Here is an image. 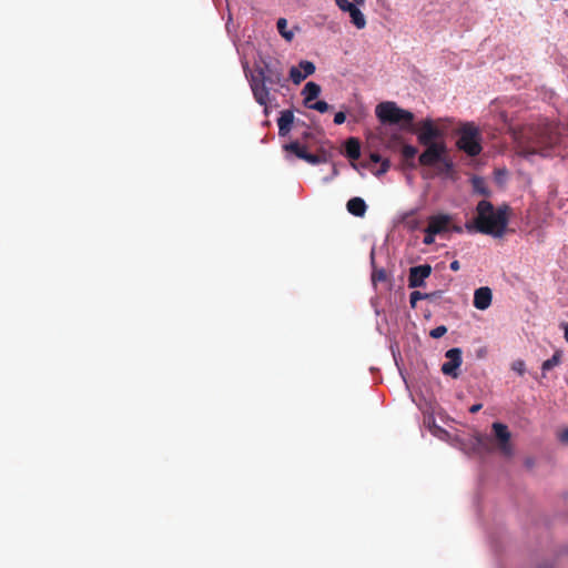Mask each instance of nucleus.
I'll list each match as a JSON object with an SVG mask.
<instances>
[{
    "label": "nucleus",
    "instance_id": "393cba45",
    "mask_svg": "<svg viewBox=\"0 0 568 568\" xmlns=\"http://www.w3.org/2000/svg\"><path fill=\"white\" fill-rule=\"evenodd\" d=\"M437 165L438 174H449L453 171V162L447 156V154L444 156V160H442Z\"/></svg>",
    "mask_w": 568,
    "mask_h": 568
},
{
    "label": "nucleus",
    "instance_id": "f257e3e1",
    "mask_svg": "<svg viewBox=\"0 0 568 568\" xmlns=\"http://www.w3.org/2000/svg\"><path fill=\"white\" fill-rule=\"evenodd\" d=\"M564 138H568V124L560 126L548 121L526 125L516 134L518 148L524 155L548 156L551 150L562 143Z\"/></svg>",
    "mask_w": 568,
    "mask_h": 568
},
{
    "label": "nucleus",
    "instance_id": "dca6fc26",
    "mask_svg": "<svg viewBox=\"0 0 568 568\" xmlns=\"http://www.w3.org/2000/svg\"><path fill=\"white\" fill-rule=\"evenodd\" d=\"M284 151L294 154L296 158L304 160L308 153V145L303 144L300 141H293L283 146Z\"/></svg>",
    "mask_w": 568,
    "mask_h": 568
},
{
    "label": "nucleus",
    "instance_id": "2f4dec72",
    "mask_svg": "<svg viewBox=\"0 0 568 568\" xmlns=\"http://www.w3.org/2000/svg\"><path fill=\"white\" fill-rule=\"evenodd\" d=\"M513 371L517 372L519 375H524L526 368H525V362L521 359L515 361L511 366Z\"/></svg>",
    "mask_w": 568,
    "mask_h": 568
},
{
    "label": "nucleus",
    "instance_id": "a19ab883",
    "mask_svg": "<svg viewBox=\"0 0 568 568\" xmlns=\"http://www.w3.org/2000/svg\"><path fill=\"white\" fill-rule=\"evenodd\" d=\"M562 326H564V331H565L564 336H565L566 342L568 343V323L562 324Z\"/></svg>",
    "mask_w": 568,
    "mask_h": 568
},
{
    "label": "nucleus",
    "instance_id": "1a4fd4ad",
    "mask_svg": "<svg viewBox=\"0 0 568 568\" xmlns=\"http://www.w3.org/2000/svg\"><path fill=\"white\" fill-rule=\"evenodd\" d=\"M445 357L448 361L442 365L443 374L453 378H457L459 376L458 368L463 363L462 349L458 347L450 348L446 352Z\"/></svg>",
    "mask_w": 568,
    "mask_h": 568
},
{
    "label": "nucleus",
    "instance_id": "58836bf2",
    "mask_svg": "<svg viewBox=\"0 0 568 568\" xmlns=\"http://www.w3.org/2000/svg\"><path fill=\"white\" fill-rule=\"evenodd\" d=\"M427 294L429 295L428 300H435V298H439L442 296V291H435V292L427 293Z\"/></svg>",
    "mask_w": 568,
    "mask_h": 568
},
{
    "label": "nucleus",
    "instance_id": "4be33fe9",
    "mask_svg": "<svg viewBox=\"0 0 568 568\" xmlns=\"http://www.w3.org/2000/svg\"><path fill=\"white\" fill-rule=\"evenodd\" d=\"M561 363V352L556 351L551 358L546 359L541 365L542 376H546V372L552 369Z\"/></svg>",
    "mask_w": 568,
    "mask_h": 568
},
{
    "label": "nucleus",
    "instance_id": "a211bd4d",
    "mask_svg": "<svg viewBox=\"0 0 568 568\" xmlns=\"http://www.w3.org/2000/svg\"><path fill=\"white\" fill-rule=\"evenodd\" d=\"M321 93V87L315 82H307L303 89L304 104L307 106Z\"/></svg>",
    "mask_w": 568,
    "mask_h": 568
},
{
    "label": "nucleus",
    "instance_id": "9d476101",
    "mask_svg": "<svg viewBox=\"0 0 568 568\" xmlns=\"http://www.w3.org/2000/svg\"><path fill=\"white\" fill-rule=\"evenodd\" d=\"M432 274V266L423 264L409 268L408 286L410 288L425 286V280Z\"/></svg>",
    "mask_w": 568,
    "mask_h": 568
},
{
    "label": "nucleus",
    "instance_id": "9b49d317",
    "mask_svg": "<svg viewBox=\"0 0 568 568\" xmlns=\"http://www.w3.org/2000/svg\"><path fill=\"white\" fill-rule=\"evenodd\" d=\"M450 222L452 217L447 214L432 215L428 219L427 229H429L433 234H440L448 230Z\"/></svg>",
    "mask_w": 568,
    "mask_h": 568
},
{
    "label": "nucleus",
    "instance_id": "bb28decb",
    "mask_svg": "<svg viewBox=\"0 0 568 568\" xmlns=\"http://www.w3.org/2000/svg\"><path fill=\"white\" fill-rule=\"evenodd\" d=\"M290 79L294 84H300L305 79V74L302 73L298 67H292L290 69Z\"/></svg>",
    "mask_w": 568,
    "mask_h": 568
},
{
    "label": "nucleus",
    "instance_id": "2eb2a0df",
    "mask_svg": "<svg viewBox=\"0 0 568 568\" xmlns=\"http://www.w3.org/2000/svg\"><path fill=\"white\" fill-rule=\"evenodd\" d=\"M347 211L354 216L362 217L365 215L367 205L362 197H352L346 204Z\"/></svg>",
    "mask_w": 568,
    "mask_h": 568
},
{
    "label": "nucleus",
    "instance_id": "39448f33",
    "mask_svg": "<svg viewBox=\"0 0 568 568\" xmlns=\"http://www.w3.org/2000/svg\"><path fill=\"white\" fill-rule=\"evenodd\" d=\"M456 145L469 156L480 154L483 148L480 144V132L473 123H465L458 131Z\"/></svg>",
    "mask_w": 568,
    "mask_h": 568
},
{
    "label": "nucleus",
    "instance_id": "5701e85b",
    "mask_svg": "<svg viewBox=\"0 0 568 568\" xmlns=\"http://www.w3.org/2000/svg\"><path fill=\"white\" fill-rule=\"evenodd\" d=\"M369 159L374 163L381 162V169L377 171V174H384L389 170L390 164L388 159H382L378 153H371Z\"/></svg>",
    "mask_w": 568,
    "mask_h": 568
},
{
    "label": "nucleus",
    "instance_id": "ea45409f",
    "mask_svg": "<svg viewBox=\"0 0 568 568\" xmlns=\"http://www.w3.org/2000/svg\"><path fill=\"white\" fill-rule=\"evenodd\" d=\"M483 405L481 404H474L470 408H469V412L471 414H475L477 412H479L481 409Z\"/></svg>",
    "mask_w": 568,
    "mask_h": 568
},
{
    "label": "nucleus",
    "instance_id": "f8f14e48",
    "mask_svg": "<svg viewBox=\"0 0 568 568\" xmlns=\"http://www.w3.org/2000/svg\"><path fill=\"white\" fill-rule=\"evenodd\" d=\"M493 293L487 286L479 287L474 293V306L477 310L484 311L491 304Z\"/></svg>",
    "mask_w": 568,
    "mask_h": 568
},
{
    "label": "nucleus",
    "instance_id": "e433bc0d",
    "mask_svg": "<svg viewBox=\"0 0 568 568\" xmlns=\"http://www.w3.org/2000/svg\"><path fill=\"white\" fill-rule=\"evenodd\" d=\"M314 134L311 132V131H305L303 134H302V140H303V144H307L308 145V141L311 139H313Z\"/></svg>",
    "mask_w": 568,
    "mask_h": 568
},
{
    "label": "nucleus",
    "instance_id": "4c0bfd02",
    "mask_svg": "<svg viewBox=\"0 0 568 568\" xmlns=\"http://www.w3.org/2000/svg\"><path fill=\"white\" fill-rule=\"evenodd\" d=\"M450 270L457 272L460 268L459 261L455 260L449 265Z\"/></svg>",
    "mask_w": 568,
    "mask_h": 568
},
{
    "label": "nucleus",
    "instance_id": "a878e982",
    "mask_svg": "<svg viewBox=\"0 0 568 568\" xmlns=\"http://www.w3.org/2000/svg\"><path fill=\"white\" fill-rule=\"evenodd\" d=\"M298 68L302 71V73L305 74V78L312 75L316 70L315 64L307 60H302L298 63Z\"/></svg>",
    "mask_w": 568,
    "mask_h": 568
},
{
    "label": "nucleus",
    "instance_id": "7ed1b4c3",
    "mask_svg": "<svg viewBox=\"0 0 568 568\" xmlns=\"http://www.w3.org/2000/svg\"><path fill=\"white\" fill-rule=\"evenodd\" d=\"M509 221V206L501 205L494 207L491 202L481 200L476 206V217L473 224L467 223L468 231L475 230L481 234L501 237L507 229Z\"/></svg>",
    "mask_w": 568,
    "mask_h": 568
},
{
    "label": "nucleus",
    "instance_id": "7c9ffc66",
    "mask_svg": "<svg viewBox=\"0 0 568 568\" xmlns=\"http://www.w3.org/2000/svg\"><path fill=\"white\" fill-rule=\"evenodd\" d=\"M336 6L344 12H348L351 8L355 4L349 2L348 0H334Z\"/></svg>",
    "mask_w": 568,
    "mask_h": 568
},
{
    "label": "nucleus",
    "instance_id": "f3484780",
    "mask_svg": "<svg viewBox=\"0 0 568 568\" xmlns=\"http://www.w3.org/2000/svg\"><path fill=\"white\" fill-rule=\"evenodd\" d=\"M417 152H418V150L416 146H413L409 144H404L402 146L400 154H402L403 161L406 166L412 168V169L416 168L415 156H416Z\"/></svg>",
    "mask_w": 568,
    "mask_h": 568
},
{
    "label": "nucleus",
    "instance_id": "ddd939ff",
    "mask_svg": "<svg viewBox=\"0 0 568 568\" xmlns=\"http://www.w3.org/2000/svg\"><path fill=\"white\" fill-rule=\"evenodd\" d=\"M332 160V152L328 149H325L323 145H321L316 153H307V156L305 159V162L317 165L322 163H328Z\"/></svg>",
    "mask_w": 568,
    "mask_h": 568
},
{
    "label": "nucleus",
    "instance_id": "37998d69",
    "mask_svg": "<svg viewBox=\"0 0 568 568\" xmlns=\"http://www.w3.org/2000/svg\"><path fill=\"white\" fill-rule=\"evenodd\" d=\"M393 141L398 142V141H399V138H398V136H394V138H393Z\"/></svg>",
    "mask_w": 568,
    "mask_h": 568
},
{
    "label": "nucleus",
    "instance_id": "b1692460",
    "mask_svg": "<svg viewBox=\"0 0 568 568\" xmlns=\"http://www.w3.org/2000/svg\"><path fill=\"white\" fill-rule=\"evenodd\" d=\"M280 34L286 40L291 41L294 37L292 31L287 30V21L284 18H280L276 23Z\"/></svg>",
    "mask_w": 568,
    "mask_h": 568
},
{
    "label": "nucleus",
    "instance_id": "c9c22d12",
    "mask_svg": "<svg viewBox=\"0 0 568 568\" xmlns=\"http://www.w3.org/2000/svg\"><path fill=\"white\" fill-rule=\"evenodd\" d=\"M558 438L562 444H568V428L560 432Z\"/></svg>",
    "mask_w": 568,
    "mask_h": 568
},
{
    "label": "nucleus",
    "instance_id": "f704fd0d",
    "mask_svg": "<svg viewBox=\"0 0 568 568\" xmlns=\"http://www.w3.org/2000/svg\"><path fill=\"white\" fill-rule=\"evenodd\" d=\"M373 281L376 282V281H385L386 280V273L384 270H379V271H376L373 273V276H372Z\"/></svg>",
    "mask_w": 568,
    "mask_h": 568
},
{
    "label": "nucleus",
    "instance_id": "473e14b6",
    "mask_svg": "<svg viewBox=\"0 0 568 568\" xmlns=\"http://www.w3.org/2000/svg\"><path fill=\"white\" fill-rule=\"evenodd\" d=\"M435 235L436 234L430 233L429 229L426 227L425 229V236H424V240H423L424 244H426V245L433 244L434 241H435Z\"/></svg>",
    "mask_w": 568,
    "mask_h": 568
},
{
    "label": "nucleus",
    "instance_id": "423d86ee",
    "mask_svg": "<svg viewBox=\"0 0 568 568\" xmlns=\"http://www.w3.org/2000/svg\"><path fill=\"white\" fill-rule=\"evenodd\" d=\"M417 135V141L420 145L435 144L444 141V132L432 119L422 120L416 128L413 125L408 128Z\"/></svg>",
    "mask_w": 568,
    "mask_h": 568
},
{
    "label": "nucleus",
    "instance_id": "6ab92c4d",
    "mask_svg": "<svg viewBox=\"0 0 568 568\" xmlns=\"http://www.w3.org/2000/svg\"><path fill=\"white\" fill-rule=\"evenodd\" d=\"M346 156L351 160H357L361 156V143L356 138H349L345 143Z\"/></svg>",
    "mask_w": 568,
    "mask_h": 568
},
{
    "label": "nucleus",
    "instance_id": "c85d7f7f",
    "mask_svg": "<svg viewBox=\"0 0 568 568\" xmlns=\"http://www.w3.org/2000/svg\"><path fill=\"white\" fill-rule=\"evenodd\" d=\"M307 108L312 109V110H316V111H318L321 113H324V112L328 111L329 105L325 101H316V102L311 103L310 105H307Z\"/></svg>",
    "mask_w": 568,
    "mask_h": 568
},
{
    "label": "nucleus",
    "instance_id": "72a5a7b5",
    "mask_svg": "<svg viewBox=\"0 0 568 568\" xmlns=\"http://www.w3.org/2000/svg\"><path fill=\"white\" fill-rule=\"evenodd\" d=\"M346 120V114L342 111L335 113V116H334V123L337 124V125H341L345 122Z\"/></svg>",
    "mask_w": 568,
    "mask_h": 568
},
{
    "label": "nucleus",
    "instance_id": "0eeeda50",
    "mask_svg": "<svg viewBox=\"0 0 568 568\" xmlns=\"http://www.w3.org/2000/svg\"><path fill=\"white\" fill-rule=\"evenodd\" d=\"M425 150L420 153L418 162L423 166H436L447 154L445 141L435 144L424 145Z\"/></svg>",
    "mask_w": 568,
    "mask_h": 568
},
{
    "label": "nucleus",
    "instance_id": "aec40b11",
    "mask_svg": "<svg viewBox=\"0 0 568 568\" xmlns=\"http://www.w3.org/2000/svg\"><path fill=\"white\" fill-rule=\"evenodd\" d=\"M471 186L475 193L480 194L483 196H490V190L487 186V183L484 178L473 176L471 178Z\"/></svg>",
    "mask_w": 568,
    "mask_h": 568
},
{
    "label": "nucleus",
    "instance_id": "79ce46f5",
    "mask_svg": "<svg viewBox=\"0 0 568 568\" xmlns=\"http://www.w3.org/2000/svg\"><path fill=\"white\" fill-rule=\"evenodd\" d=\"M355 4H364L365 0H353Z\"/></svg>",
    "mask_w": 568,
    "mask_h": 568
},
{
    "label": "nucleus",
    "instance_id": "412c9836",
    "mask_svg": "<svg viewBox=\"0 0 568 568\" xmlns=\"http://www.w3.org/2000/svg\"><path fill=\"white\" fill-rule=\"evenodd\" d=\"M349 13V17L352 19V23L357 28V29H364L365 26H366V19H365V16L363 14V12L357 8L356 4H354L351 10L348 11Z\"/></svg>",
    "mask_w": 568,
    "mask_h": 568
},
{
    "label": "nucleus",
    "instance_id": "6e6552de",
    "mask_svg": "<svg viewBox=\"0 0 568 568\" xmlns=\"http://www.w3.org/2000/svg\"><path fill=\"white\" fill-rule=\"evenodd\" d=\"M491 429L500 454L505 457H511L514 455V447L510 443L511 434L508 426L503 423L495 422L491 425Z\"/></svg>",
    "mask_w": 568,
    "mask_h": 568
},
{
    "label": "nucleus",
    "instance_id": "f03ea898",
    "mask_svg": "<svg viewBox=\"0 0 568 568\" xmlns=\"http://www.w3.org/2000/svg\"><path fill=\"white\" fill-rule=\"evenodd\" d=\"M263 65H257L248 78L250 87L255 101L265 108L267 112V105L271 101L268 85H278L284 88L287 80L284 75V67L280 60H263Z\"/></svg>",
    "mask_w": 568,
    "mask_h": 568
},
{
    "label": "nucleus",
    "instance_id": "cd10ccee",
    "mask_svg": "<svg viewBox=\"0 0 568 568\" xmlns=\"http://www.w3.org/2000/svg\"><path fill=\"white\" fill-rule=\"evenodd\" d=\"M429 295L419 291H413L409 295V303L413 308L417 306V302L422 300H428Z\"/></svg>",
    "mask_w": 568,
    "mask_h": 568
},
{
    "label": "nucleus",
    "instance_id": "4468645a",
    "mask_svg": "<svg viewBox=\"0 0 568 568\" xmlns=\"http://www.w3.org/2000/svg\"><path fill=\"white\" fill-rule=\"evenodd\" d=\"M294 122V114L291 110H284L281 112V115L277 120L278 125V134L281 136H285L291 131L292 124Z\"/></svg>",
    "mask_w": 568,
    "mask_h": 568
},
{
    "label": "nucleus",
    "instance_id": "20e7f679",
    "mask_svg": "<svg viewBox=\"0 0 568 568\" xmlns=\"http://www.w3.org/2000/svg\"><path fill=\"white\" fill-rule=\"evenodd\" d=\"M376 116L382 123L400 124L404 129L413 125L415 119L410 111L400 109L393 101L381 102L375 109Z\"/></svg>",
    "mask_w": 568,
    "mask_h": 568
},
{
    "label": "nucleus",
    "instance_id": "c756f323",
    "mask_svg": "<svg viewBox=\"0 0 568 568\" xmlns=\"http://www.w3.org/2000/svg\"><path fill=\"white\" fill-rule=\"evenodd\" d=\"M447 333V327L444 325L433 328L429 333L433 338H440Z\"/></svg>",
    "mask_w": 568,
    "mask_h": 568
}]
</instances>
